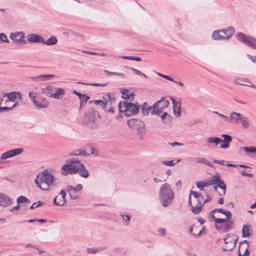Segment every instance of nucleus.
<instances>
[{
  "label": "nucleus",
  "mask_w": 256,
  "mask_h": 256,
  "mask_svg": "<svg viewBox=\"0 0 256 256\" xmlns=\"http://www.w3.org/2000/svg\"><path fill=\"white\" fill-rule=\"evenodd\" d=\"M34 182L38 188L44 190L54 189L58 184V179L46 170L37 175Z\"/></svg>",
  "instance_id": "1"
},
{
  "label": "nucleus",
  "mask_w": 256,
  "mask_h": 256,
  "mask_svg": "<svg viewBox=\"0 0 256 256\" xmlns=\"http://www.w3.org/2000/svg\"><path fill=\"white\" fill-rule=\"evenodd\" d=\"M174 197V192L170 185L167 183L162 184L159 192V198L162 205L164 207L170 205Z\"/></svg>",
  "instance_id": "2"
},
{
  "label": "nucleus",
  "mask_w": 256,
  "mask_h": 256,
  "mask_svg": "<svg viewBox=\"0 0 256 256\" xmlns=\"http://www.w3.org/2000/svg\"><path fill=\"white\" fill-rule=\"evenodd\" d=\"M232 216V213L230 211L227 210H224L222 208H215L210 214V219L213 220L212 222L217 224H222L228 222L232 223V221L230 220Z\"/></svg>",
  "instance_id": "3"
},
{
  "label": "nucleus",
  "mask_w": 256,
  "mask_h": 256,
  "mask_svg": "<svg viewBox=\"0 0 256 256\" xmlns=\"http://www.w3.org/2000/svg\"><path fill=\"white\" fill-rule=\"evenodd\" d=\"M118 109L120 112H124L127 116H130L138 114L139 106L131 102H120L118 104Z\"/></svg>",
  "instance_id": "4"
},
{
  "label": "nucleus",
  "mask_w": 256,
  "mask_h": 256,
  "mask_svg": "<svg viewBox=\"0 0 256 256\" xmlns=\"http://www.w3.org/2000/svg\"><path fill=\"white\" fill-rule=\"evenodd\" d=\"M98 114V112L94 109H88L84 112L82 123L90 128H96L98 127L96 121Z\"/></svg>",
  "instance_id": "5"
},
{
  "label": "nucleus",
  "mask_w": 256,
  "mask_h": 256,
  "mask_svg": "<svg viewBox=\"0 0 256 256\" xmlns=\"http://www.w3.org/2000/svg\"><path fill=\"white\" fill-rule=\"evenodd\" d=\"M66 162L67 164H64L62 168V174L64 175H66L67 174H72L76 173L78 170V163H80V160L73 158L70 160H67Z\"/></svg>",
  "instance_id": "6"
},
{
  "label": "nucleus",
  "mask_w": 256,
  "mask_h": 256,
  "mask_svg": "<svg viewBox=\"0 0 256 256\" xmlns=\"http://www.w3.org/2000/svg\"><path fill=\"white\" fill-rule=\"evenodd\" d=\"M169 105L168 100L165 98H162L160 100L156 102L152 106L151 114L154 115H160L162 110Z\"/></svg>",
  "instance_id": "7"
},
{
  "label": "nucleus",
  "mask_w": 256,
  "mask_h": 256,
  "mask_svg": "<svg viewBox=\"0 0 256 256\" xmlns=\"http://www.w3.org/2000/svg\"><path fill=\"white\" fill-rule=\"evenodd\" d=\"M236 38L240 42L244 43L253 49L256 50V38L246 36L242 32H239L236 35Z\"/></svg>",
  "instance_id": "8"
},
{
  "label": "nucleus",
  "mask_w": 256,
  "mask_h": 256,
  "mask_svg": "<svg viewBox=\"0 0 256 256\" xmlns=\"http://www.w3.org/2000/svg\"><path fill=\"white\" fill-rule=\"evenodd\" d=\"M224 242L228 245L227 248H223L224 251H228L232 250L236 246L238 238L235 236H231L230 234H227L224 238Z\"/></svg>",
  "instance_id": "9"
},
{
  "label": "nucleus",
  "mask_w": 256,
  "mask_h": 256,
  "mask_svg": "<svg viewBox=\"0 0 256 256\" xmlns=\"http://www.w3.org/2000/svg\"><path fill=\"white\" fill-rule=\"evenodd\" d=\"M22 148H17L8 150L3 153L0 157L1 160H5L18 155L23 152Z\"/></svg>",
  "instance_id": "10"
},
{
  "label": "nucleus",
  "mask_w": 256,
  "mask_h": 256,
  "mask_svg": "<svg viewBox=\"0 0 256 256\" xmlns=\"http://www.w3.org/2000/svg\"><path fill=\"white\" fill-rule=\"evenodd\" d=\"M66 192L62 190L59 194L54 198V204L58 206H62L66 202Z\"/></svg>",
  "instance_id": "11"
},
{
  "label": "nucleus",
  "mask_w": 256,
  "mask_h": 256,
  "mask_svg": "<svg viewBox=\"0 0 256 256\" xmlns=\"http://www.w3.org/2000/svg\"><path fill=\"white\" fill-rule=\"evenodd\" d=\"M126 124L130 128L136 130L144 122L140 119L130 118L126 121Z\"/></svg>",
  "instance_id": "12"
},
{
  "label": "nucleus",
  "mask_w": 256,
  "mask_h": 256,
  "mask_svg": "<svg viewBox=\"0 0 256 256\" xmlns=\"http://www.w3.org/2000/svg\"><path fill=\"white\" fill-rule=\"evenodd\" d=\"M242 117V115L240 114L232 112L230 114L228 122L232 124H238Z\"/></svg>",
  "instance_id": "13"
},
{
  "label": "nucleus",
  "mask_w": 256,
  "mask_h": 256,
  "mask_svg": "<svg viewBox=\"0 0 256 256\" xmlns=\"http://www.w3.org/2000/svg\"><path fill=\"white\" fill-rule=\"evenodd\" d=\"M83 151L85 152L84 154V156L90 154H93L94 156H97L98 154V150L90 144L86 145L83 148Z\"/></svg>",
  "instance_id": "14"
},
{
  "label": "nucleus",
  "mask_w": 256,
  "mask_h": 256,
  "mask_svg": "<svg viewBox=\"0 0 256 256\" xmlns=\"http://www.w3.org/2000/svg\"><path fill=\"white\" fill-rule=\"evenodd\" d=\"M27 40L30 43H38L42 44L43 37L38 35L36 34H32L26 36Z\"/></svg>",
  "instance_id": "15"
},
{
  "label": "nucleus",
  "mask_w": 256,
  "mask_h": 256,
  "mask_svg": "<svg viewBox=\"0 0 256 256\" xmlns=\"http://www.w3.org/2000/svg\"><path fill=\"white\" fill-rule=\"evenodd\" d=\"M4 97L7 98L6 100V102L8 101L14 102L18 97L20 99L22 98V94L20 92H13L6 94Z\"/></svg>",
  "instance_id": "16"
},
{
  "label": "nucleus",
  "mask_w": 256,
  "mask_h": 256,
  "mask_svg": "<svg viewBox=\"0 0 256 256\" xmlns=\"http://www.w3.org/2000/svg\"><path fill=\"white\" fill-rule=\"evenodd\" d=\"M10 38L16 43H20L24 40V34L22 32L12 33L10 35Z\"/></svg>",
  "instance_id": "17"
},
{
  "label": "nucleus",
  "mask_w": 256,
  "mask_h": 256,
  "mask_svg": "<svg viewBox=\"0 0 256 256\" xmlns=\"http://www.w3.org/2000/svg\"><path fill=\"white\" fill-rule=\"evenodd\" d=\"M12 203V201L10 198L4 194L0 193V206H6Z\"/></svg>",
  "instance_id": "18"
},
{
  "label": "nucleus",
  "mask_w": 256,
  "mask_h": 256,
  "mask_svg": "<svg viewBox=\"0 0 256 256\" xmlns=\"http://www.w3.org/2000/svg\"><path fill=\"white\" fill-rule=\"evenodd\" d=\"M54 90V87L51 85H47L42 88V92L48 97L53 98V94Z\"/></svg>",
  "instance_id": "19"
},
{
  "label": "nucleus",
  "mask_w": 256,
  "mask_h": 256,
  "mask_svg": "<svg viewBox=\"0 0 256 256\" xmlns=\"http://www.w3.org/2000/svg\"><path fill=\"white\" fill-rule=\"evenodd\" d=\"M66 94L64 88H55L53 94V98L55 99H61Z\"/></svg>",
  "instance_id": "20"
},
{
  "label": "nucleus",
  "mask_w": 256,
  "mask_h": 256,
  "mask_svg": "<svg viewBox=\"0 0 256 256\" xmlns=\"http://www.w3.org/2000/svg\"><path fill=\"white\" fill-rule=\"evenodd\" d=\"M78 170L77 172H78V174H80V175L81 176L84 178H88L89 176V172L88 171V170L86 168V167L84 166V164H82L80 162V163H78Z\"/></svg>",
  "instance_id": "21"
},
{
  "label": "nucleus",
  "mask_w": 256,
  "mask_h": 256,
  "mask_svg": "<svg viewBox=\"0 0 256 256\" xmlns=\"http://www.w3.org/2000/svg\"><path fill=\"white\" fill-rule=\"evenodd\" d=\"M55 76L54 74H44L36 76L30 77V79L34 81H44L46 80H49L51 78H54Z\"/></svg>",
  "instance_id": "22"
},
{
  "label": "nucleus",
  "mask_w": 256,
  "mask_h": 256,
  "mask_svg": "<svg viewBox=\"0 0 256 256\" xmlns=\"http://www.w3.org/2000/svg\"><path fill=\"white\" fill-rule=\"evenodd\" d=\"M218 183L216 184H218V188L222 190L220 192H219L220 195L224 196L226 194V186L224 183V181L221 180L220 174H218Z\"/></svg>",
  "instance_id": "23"
},
{
  "label": "nucleus",
  "mask_w": 256,
  "mask_h": 256,
  "mask_svg": "<svg viewBox=\"0 0 256 256\" xmlns=\"http://www.w3.org/2000/svg\"><path fill=\"white\" fill-rule=\"evenodd\" d=\"M253 230L250 225H244L242 229V234L244 238L250 236Z\"/></svg>",
  "instance_id": "24"
},
{
  "label": "nucleus",
  "mask_w": 256,
  "mask_h": 256,
  "mask_svg": "<svg viewBox=\"0 0 256 256\" xmlns=\"http://www.w3.org/2000/svg\"><path fill=\"white\" fill-rule=\"evenodd\" d=\"M232 225H215L216 229L220 232H226L232 228Z\"/></svg>",
  "instance_id": "25"
},
{
  "label": "nucleus",
  "mask_w": 256,
  "mask_h": 256,
  "mask_svg": "<svg viewBox=\"0 0 256 256\" xmlns=\"http://www.w3.org/2000/svg\"><path fill=\"white\" fill-rule=\"evenodd\" d=\"M146 132V130L145 124H143L142 126L137 128L136 129V134L140 140H142L144 138Z\"/></svg>",
  "instance_id": "26"
},
{
  "label": "nucleus",
  "mask_w": 256,
  "mask_h": 256,
  "mask_svg": "<svg viewBox=\"0 0 256 256\" xmlns=\"http://www.w3.org/2000/svg\"><path fill=\"white\" fill-rule=\"evenodd\" d=\"M121 92L123 94L122 98L125 100H128L130 101L133 100L134 94L130 92L128 90L122 89Z\"/></svg>",
  "instance_id": "27"
},
{
  "label": "nucleus",
  "mask_w": 256,
  "mask_h": 256,
  "mask_svg": "<svg viewBox=\"0 0 256 256\" xmlns=\"http://www.w3.org/2000/svg\"><path fill=\"white\" fill-rule=\"evenodd\" d=\"M220 33L221 30H214L212 34V39L216 40H226L225 36L221 34Z\"/></svg>",
  "instance_id": "28"
},
{
  "label": "nucleus",
  "mask_w": 256,
  "mask_h": 256,
  "mask_svg": "<svg viewBox=\"0 0 256 256\" xmlns=\"http://www.w3.org/2000/svg\"><path fill=\"white\" fill-rule=\"evenodd\" d=\"M152 110V106H150L146 102L144 103L142 106H141V110L144 116H147L150 110Z\"/></svg>",
  "instance_id": "29"
},
{
  "label": "nucleus",
  "mask_w": 256,
  "mask_h": 256,
  "mask_svg": "<svg viewBox=\"0 0 256 256\" xmlns=\"http://www.w3.org/2000/svg\"><path fill=\"white\" fill-rule=\"evenodd\" d=\"M58 42V40L54 36H52L50 38L45 40L43 38L42 44L48 46H52L56 44Z\"/></svg>",
  "instance_id": "30"
},
{
  "label": "nucleus",
  "mask_w": 256,
  "mask_h": 256,
  "mask_svg": "<svg viewBox=\"0 0 256 256\" xmlns=\"http://www.w3.org/2000/svg\"><path fill=\"white\" fill-rule=\"evenodd\" d=\"M218 174H216L212 176L210 180L206 182L207 186L216 185L218 183Z\"/></svg>",
  "instance_id": "31"
},
{
  "label": "nucleus",
  "mask_w": 256,
  "mask_h": 256,
  "mask_svg": "<svg viewBox=\"0 0 256 256\" xmlns=\"http://www.w3.org/2000/svg\"><path fill=\"white\" fill-rule=\"evenodd\" d=\"M162 120L166 124H170L172 122V116L166 112H164L160 116Z\"/></svg>",
  "instance_id": "32"
},
{
  "label": "nucleus",
  "mask_w": 256,
  "mask_h": 256,
  "mask_svg": "<svg viewBox=\"0 0 256 256\" xmlns=\"http://www.w3.org/2000/svg\"><path fill=\"white\" fill-rule=\"evenodd\" d=\"M192 194L193 196L197 199V202H200V198H201L202 200H203V196L202 194H199L198 192L190 190V195L189 196V202L188 203L192 205V202H191V196L190 195Z\"/></svg>",
  "instance_id": "33"
},
{
  "label": "nucleus",
  "mask_w": 256,
  "mask_h": 256,
  "mask_svg": "<svg viewBox=\"0 0 256 256\" xmlns=\"http://www.w3.org/2000/svg\"><path fill=\"white\" fill-rule=\"evenodd\" d=\"M222 141V139L218 137H210L207 138L206 142L209 144H215L216 146H217L220 142Z\"/></svg>",
  "instance_id": "34"
},
{
  "label": "nucleus",
  "mask_w": 256,
  "mask_h": 256,
  "mask_svg": "<svg viewBox=\"0 0 256 256\" xmlns=\"http://www.w3.org/2000/svg\"><path fill=\"white\" fill-rule=\"evenodd\" d=\"M197 204L194 206H192V210L194 214H198L200 210H202V208L204 205L202 203V201H200V202H197Z\"/></svg>",
  "instance_id": "35"
},
{
  "label": "nucleus",
  "mask_w": 256,
  "mask_h": 256,
  "mask_svg": "<svg viewBox=\"0 0 256 256\" xmlns=\"http://www.w3.org/2000/svg\"><path fill=\"white\" fill-rule=\"evenodd\" d=\"M34 105L38 108L40 109V108H47L49 105V103L47 102H45L44 100V102H39L38 101L34 102Z\"/></svg>",
  "instance_id": "36"
},
{
  "label": "nucleus",
  "mask_w": 256,
  "mask_h": 256,
  "mask_svg": "<svg viewBox=\"0 0 256 256\" xmlns=\"http://www.w3.org/2000/svg\"><path fill=\"white\" fill-rule=\"evenodd\" d=\"M234 29L232 26H229L227 28V32L226 33V35L225 36V38L226 40H228L234 34Z\"/></svg>",
  "instance_id": "37"
},
{
  "label": "nucleus",
  "mask_w": 256,
  "mask_h": 256,
  "mask_svg": "<svg viewBox=\"0 0 256 256\" xmlns=\"http://www.w3.org/2000/svg\"><path fill=\"white\" fill-rule=\"evenodd\" d=\"M26 222H30V223H32V222H41V223H45V222H48V223H50V222H54L53 221H51V220H47L46 219H30V220H28L26 221Z\"/></svg>",
  "instance_id": "38"
},
{
  "label": "nucleus",
  "mask_w": 256,
  "mask_h": 256,
  "mask_svg": "<svg viewBox=\"0 0 256 256\" xmlns=\"http://www.w3.org/2000/svg\"><path fill=\"white\" fill-rule=\"evenodd\" d=\"M105 248L102 247H100V248H88L86 250L88 253V254H96L98 252L101 251L103 250H104Z\"/></svg>",
  "instance_id": "39"
},
{
  "label": "nucleus",
  "mask_w": 256,
  "mask_h": 256,
  "mask_svg": "<svg viewBox=\"0 0 256 256\" xmlns=\"http://www.w3.org/2000/svg\"><path fill=\"white\" fill-rule=\"evenodd\" d=\"M222 137L224 138V140H222V141L220 142L230 143L232 140V138L230 135L222 134Z\"/></svg>",
  "instance_id": "40"
},
{
  "label": "nucleus",
  "mask_w": 256,
  "mask_h": 256,
  "mask_svg": "<svg viewBox=\"0 0 256 256\" xmlns=\"http://www.w3.org/2000/svg\"><path fill=\"white\" fill-rule=\"evenodd\" d=\"M240 149H243L248 154L256 153V147H242Z\"/></svg>",
  "instance_id": "41"
},
{
  "label": "nucleus",
  "mask_w": 256,
  "mask_h": 256,
  "mask_svg": "<svg viewBox=\"0 0 256 256\" xmlns=\"http://www.w3.org/2000/svg\"><path fill=\"white\" fill-rule=\"evenodd\" d=\"M196 186L200 190H204V188L207 186V185H206V182L205 181L197 182H196Z\"/></svg>",
  "instance_id": "42"
},
{
  "label": "nucleus",
  "mask_w": 256,
  "mask_h": 256,
  "mask_svg": "<svg viewBox=\"0 0 256 256\" xmlns=\"http://www.w3.org/2000/svg\"><path fill=\"white\" fill-rule=\"evenodd\" d=\"M84 152H85L84 151H83V148H82L81 149L77 150L74 152H71L70 155L71 156H84Z\"/></svg>",
  "instance_id": "43"
},
{
  "label": "nucleus",
  "mask_w": 256,
  "mask_h": 256,
  "mask_svg": "<svg viewBox=\"0 0 256 256\" xmlns=\"http://www.w3.org/2000/svg\"><path fill=\"white\" fill-rule=\"evenodd\" d=\"M192 230H193V227L192 226H190L189 228H188V232H190V233H192V234L193 235H194V236H200V234H204V233H206L205 232V230H204V228H202V230H200L198 232V233H196V232H194V233H192Z\"/></svg>",
  "instance_id": "44"
},
{
  "label": "nucleus",
  "mask_w": 256,
  "mask_h": 256,
  "mask_svg": "<svg viewBox=\"0 0 256 256\" xmlns=\"http://www.w3.org/2000/svg\"><path fill=\"white\" fill-rule=\"evenodd\" d=\"M18 105V104L16 102H15L12 106H4V107H0V112H4L6 111H8L10 110H12V108L14 107H16Z\"/></svg>",
  "instance_id": "45"
},
{
  "label": "nucleus",
  "mask_w": 256,
  "mask_h": 256,
  "mask_svg": "<svg viewBox=\"0 0 256 256\" xmlns=\"http://www.w3.org/2000/svg\"><path fill=\"white\" fill-rule=\"evenodd\" d=\"M126 60H133L138 62H140L142 60L141 58L140 57L134 56H122L120 57Z\"/></svg>",
  "instance_id": "46"
},
{
  "label": "nucleus",
  "mask_w": 256,
  "mask_h": 256,
  "mask_svg": "<svg viewBox=\"0 0 256 256\" xmlns=\"http://www.w3.org/2000/svg\"><path fill=\"white\" fill-rule=\"evenodd\" d=\"M5 42L8 43L9 40H8L6 36L4 34L1 33L0 34V44Z\"/></svg>",
  "instance_id": "47"
},
{
  "label": "nucleus",
  "mask_w": 256,
  "mask_h": 256,
  "mask_svg": "<svg viewBox=\"0 0 256 256\" xmlns=\"http://www.w3.org/2000/svg\"><path fill=\"white\" fill-rule=\"evenodd\" d=\"M103 99L104 104H105V108H106V106L108 104V102L110 100V93H108L106 94H104L103 96Z\"/></svg>",
  "instance_id": "48"
},
{
  "label": "nucleus",
  "mask_w": 256,
  "mask_h": 256,
  "mask_svg": "<svg viewBox=\"0 0 256 256\" xmlns=\"http://www.w3.org/2000/svg\"><path fill=\"white\" fill-rule=\"evenodd\" d=\"M29 202V200L24 196H20L17 198V203L19 205L20 203Z\"/></svg>",
  "instance_id": "49"
},
{
  "label": "nucleus",
  "mask_w": 256,
  "mask_h": 256,
  "mask_svg": "<svg viewBox=\"0 0 256 256\" xmlns=\"http://www.w3.org/2000/svg\"><path fill=\"white\" fill-rule=\"evenodd\" d=\"M28 96L30 100L34 104V102H37L36 100V93L30 92H29Z\"/></svg>",
  "instance_id": "50"
},
{
  "label": "nucleus",
  "mask_w": 256,
  "mask_h": 256,
  "mask_svg": "<svg viewBox=\"0 0 256 256\" xmlns=\"http://www.w3.org/2000/svg\"><path fill=\"white\" fill-rule=\"evenodd\" d=\"M240 122H241L243 128H246L249 126L248 122L245 117L243 116Z\"/></svg>",
  "instance_id": "51"
},
{
  "label": "nucleus",
  "mask_w": 256,
  "mask_h": 256,
  "mask_svg": "<svg viewBox=\"0 0 256 256\" xmlns=\"http://www.w3.org/2000/svg\"><path fill=\"white\" fill-rule=\"evenodd\" d=\"M80 104L82 105V102L86 103L90 98L85 94H82L80 98Z\"/></svg>",
  "instance_id": "52"
},
{
  "label": "nucleus",
  "mask_w": 256,
  "mask_h": 256,
  "mask_svg": "<svg viewBox=\"0 0 256 256\" xmlns=\"http://www.w3.org/2000/svg\"><path fill=\"white\" fill-rule=\"evenodd\" d=\"M130 68V70H132L136 74L139 75V76H142L145 78H147L148 77H147L146 75L144 74H143L142 72H141L139 70H136V69L134 68Z\"/></svg>",
  "instance_id": "53"
},
{
  "label": "nucleus",
  "mask_w": 256,
  "mask_h": 256,
  "mask_svg": "<svg viewBox=\"0 0 256 256\" xmlns=\"http://www.w3.org/2000/svg\"><path fill=\"white\" fill-rule=\"evenodd\" d=\"M78 84H86V85H90L93 86H104L107 84V83H105L104 84H99V83H92V84H86L82 82H78Z\"/></svg>",
  "instance_id": "54"
},
{
  "label": "nucleus",
  "mask_w": 256,
  "mask_h": 256,
  "mask_svg": "<svg viewBox=\"0 0 256 256\" xmlns=\"http://www.w3.org/2000/svg\"><path fill=\"white\" fill-rule=\"evenodd\" d=\"M94 102L96 105L100 104L102 109L106 110L104 102L102 100H94Z\"/></svg>",
  "instance_id": "55"
},
{
  "label": "nucleus",
  "mask_w": 256,
  "mask_h": 256,
  "mask_svg": "<svg viewBox=\"0 0 256 256\" xmlns=\"http://www.w3.org/2000/svg\"><path fill=\"white\" fill-rule=\"evenodd\" d=\"M157 231L158 234L160 236H164L166 234V230L164 228H159Z\"/></svg>",
  "instance_id": "56"
},
{
  "label": "nucleus",
  "mask_w": 256,
  "mask_h": 256,
  "mask_svg": "<svg viewBox=\"0 0 256 256\" xmlns=\"http://www.w3.org/2000/svg\"><path fill=\"white\" fill-rule=\"evenodd\" d=\"M228 166H230V167H237L238 166H239L240 167V168H248V167L247 166H246V165H244V164H230V163H228L226 164Z\"/></svg>",
  "instance_id": "57"
},
{
  "label": "nucleus",
  "mask_w": 256,
  "mask_h": 256,
  "mask_svg": "<svg viewBox=\"0 0 256 256\" xmlns=\"http://www.w3.org/2000/svg\"><path fill=\"white\" fill-rule=\"evenodd\" d=\"M162 163L164 164L166 166H173L176 162H174V161L173 160H168V161H162Z\"/></svg>",
  "instance_id": "58"
},
{
  "label": "nucleus",
  "mask_w": 256,
  "mask_h": 256,
  "mask_svg": "<svg viewBox=\"0 0 256 256\" xmlns=\"http://www.w3.org/2000/svg\"><path fill=\"white\" fill-rule=\"evenodd\" d=\"M157 74L158 76L167 80H170V81H174V80L173 78H170V76H166V75H164L162 74H160V73H159V72H157Z\"/></svg>",
  "instance_id": "59"
},
{
  "label": "nucleus",
  "mask_w": 256,
  "mask_h": 256,
  "mask_svg": "<svg viewBox=\"0 0 256 256\" xmlns=\"http://www.w3.org/2000/svg\"><path fill=\"white\" fill-rule=\"evenodd\" d=\"M174 113L176 117H178L180 116V105H179V106H178V108L175 109V108H174Z\"/></svg>",
  "instance_id": "60"
},
{
  "label": "nucleus",
  "mask_w": 256,
  "mask_h": 256,
  "mask_svg": "<svg viewBox=\"0 0 256 256\" xmlns=\"http://www.w3.org/2000/svg\"><path fill=\"white\" fill-rule=\"evenodd\" d=\"M82 188V186L81 184H78L76 186L74 187V193H76Z\"/></svg>",
  "instance_id": "61"
},
{
  "label": "nucleus",
  "mask_w": 256,
  "mask_h": 256,
  "mask_svg": "<svg viewBox=\"0 0 256 256\" xmlns=\"http://www.w3.org/2000/svg\"><path fill=\"white\" fill-rule=\"evenodd\" d=\"M182 183L180 180H178L175 183V186L177 190H180L181 188Z\"/></svg>",
  "instance_id": "62"
},
{
  "label": "nucleus",
  "mask_w": 256,
  "mask_h": 256,
  "mask_svg": "<svg viewBox=\"0 0 256 256\" xmlns=\"http://www.w3.org/2000/svg\"><path fill=\"white\" fill-rule=\"evenodd\" d=\"M66 190L68 192V194H70L72 193H74V186H68L66 188Z\"/></svg>",
  "instance_id": "63"
},
{
  "label": "nucleus",
  "mask_w": 256,
  "mask_h": 256,
  "mask_svg": "<svg viewBox=\"0 0 256 256\" xmlns=\"http://www.w3.org/2000/svg\"><path fill=\"white\" fill-rule=\"evenodd\" d=\"M249 252H248V248H246L244 253V254L242 255L240 252V251H239V253H238V256H249Z\"/></svg>",
  "instance_id": "64"
}]
</instances>
